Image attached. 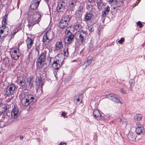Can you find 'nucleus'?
I'll return each instance as SVG.
<instances>
[{
  "instance_id": "obj_51",
  "label": "nucleus",
  "mask_w": 145,
  "mask_h": 145,
  "mask_svg": "<svg viewBox=\"0 0 145 145\" xmlns=\"http://www.w3.org/2000/svg\"><path fill=\"white\" fill-rule=\"evenodd\" d=\"M25 80L24 79L22 80H20L19 83L20 84V85H21V84H23V83H24L25 82Z\"/></svg>"
},
{
  "instance_id": "obj_32",
  "label": "nucleus",
  "mask_w": 145,
  "mask_h": 145,
  "mask_svg": "<svg viewBox=\"0 0 145 145\" xmlns=\"http://www.w3.org/2000/svg\"><path fill=\"white\" fill-rule=\"evenodd\" d=\"M142 118L141 115L140 114H137L134 117V119L137 120H140L142 119Z\"/></svg>"
},
{
  "instance_id": "obj_14",
  "label": "nucleus",
  "mask_w": 145,
  "mask_h": 145,
  "mask_svg": "<svg viewBox=\"0 0 145 145\" xmlns=\"http://www.w3.org/2000/svg\"><path fill=\"white\" fill-rule=\"evenodd\" d=\"M26 42L27 46V49L28 50L31 48L34 43V41L33 40L28 37Z\"/></svg>"
},
{
  "instance_id": "obj_60",
  "label": "nucleus",
  "mask_w": 145,
  "mask_h": 145,
  "mask_svg": "<svg viewBox=\"0 0 145 145\" xmlns=\"http://www.w3.org/2000/svg\"><path fill=\"white\" fill-rule=\"evenodd\" d=\"M54 74L55 75V77L56 78L57 76L56 75H57V72H54Z\"/></svg>"
},
{
  "instance_id": "obj_64",
  "label": "nucleus",
  "mask_w": 145,
  "mask_h": 145,
  "mask_svg": "<svg viewBox=\"0 0 145 145\" xmlns=\"http://www.w3.org/2000/svg\"><path fill=\"white\" fill-rule=\"evenodd\" d=\"M76 100H77V102H78V101H80V99L78 98Z\"/></svg>"
},
{
  "instance_id": "obj_31",
  "label": "nucleus",
  "mask_w": 145,
  "mask_h": 145,
  "mask_svg": "<svg viewBox=\"0 0 145 145\" xmlns=\"http://www.w3.org/2000/svg\"><path fill=\"white\" fill-rule=\"evenodd\" d=\"M71 16L69 15H65L61 19L65 20L66 22L69 23L70 20L71 19Z\"/></svg>"
},
{
  "instance_id": "obj_39",
  "label": "nucleus",
  "mask_w": 145,
  "mask_h": 145,
  "mask_svg": "<svg viewBox=\"0 0 145 145\" xmlns=\"http://www.w3.org/2000/svg\"><path fill=\"white\" fill-rule=\"evenodd\" d=\"M93 46L92 43H90L88 45V49L89 51L91 50L93 48Z\"/></svg>"
},
{
  "instance_id": "obj_15",
  "label": "nucleus",
  "mask_w": 145,
  "mask_h": 145,
  "mask_svg": "<svg viewBox=\"0 0 145 145\" xmlns=\"http://www.w3.org/2000/svg\"><path fill=\"white\" fill-rule=\"evenodd\" d=\"M9 110L7 108V106H5L4 107H2L0 110V114L1 115L3 114L5 115L6 114L7 116L10 115L9 112H8Z\"/></svg>"
},
{
  "instance_id": "obj_11",
  "label": "nucleus",
  "mask_w": 145,
  "mask_h": 145,
  "mask_svg": "<svg viewBox=\"0 0 145 145\" xmlns=\"http://www.w3.org/2000/svg\"><path fill=\"white\" fill-rule=\"evenodd\" d=\"M106 97L108 98L109 99L112 100L115 103H121L120 100L118 98V96L116 95H115L113 93L110 94L106 95Z\"/></svg>"
},
{
  "instance_id": "obj_47",
  "label": "nucleus",
  "mask_w": 145,
  "mask_h": 145,
  "mask_svg": "<svg viewBox=\"0 0 145 145\" xmlns=\"http://www.w3.org/2000/svg\"><path fill=\"white\" fill-rule=\"evenodd\" d=\"M137 25L139 26L140 28H141L143 26V25L142 24V23L140 21H138L137 23Z\"/></svg>"
},
{
  "instance_id": "obj_25",
  "label": "nucleus",
  "mask_w": 145,
  "mask_h": 145,
  "mask_svg": "<svg viewBox=\"0 0 145 145\" xmlns=\"http://www.w3.org/2000/svg\"><path fill=\"white\" fill-rule=\"evenodd\" d=\"M34 77L32 76H30L27 79V82L29 83V87L31 88L33 86V82Z\"/></svg>"
},
{
  "instance_id": "obj_4",
  "label": "nucleus",
  "mask_w": 145,
  "mask_h": 145,
  "mask_svg": "<svg viewBox=\"0 0 145 145\" xmlns=\"http://www.w3.org/2000/svg\"><path fill=\"white\" fill-rule=\"evenodd\" d=\"M87 34L84 31H82L77 33L76 40L78 44L80 45H84L86 42Z\"/></svg>"
},
{
  "instance_id": "obj_19",
  "label": "nucleus",
  "mask_w": 145,
  "mask_h": 145,
  "mask_svg": "<svg viewBox=\"0 0 145 145\" xmlns=\"http://www.w3.org/2000/svg\"><path fill=\"white\" fill-rule=\"evenodd\" d=\"M135 132L138 135H139L144 134L145 132V130L143 127H138L136 128Z\"/></svg>"
},
{
  "instance_id": "obj_22",
  "label": "nucleus",
  "mask_w": 145,
  "mask_h": 145,
  "mask_svg": "<svg viewBox=\"0 0 145 145\" xmlns=\"http://www.w3.org/2000/svg\"><path fill=\"white\" fill-rule=\"evenodd\" d=\"M8 14L6 12L4 16L3 17L1 21L2 26H6L7 25V19Z\"/></svg>"
},
{
  "instance_id": "obj_9",
  "label": "nucleus",
  "mask_w": 145,
  "mask_h": 145,
  "mask_svg": "<svg viewBox=\"0 0 145 145\" xmlns=\"http://www.w3.org/2000/svg\"><path fill=\"white\" fill-rule=\"evenodd\" d=\"M41 0H32L30 4L29 8L31 11L38 8V7L40 3Z\"/></svg>"
},
{
  "instance_id": "obj_17",
  "label": "nucleus",
  "mask_w": 145,
  "mask_h": 145,
  "mask_svg": "<svg viewBox=\"0 0 145 145\" xmlns=\"http://www.w3.org/2000/svg\"><path fill=\"white\" fill-rule=\"evenodd\" d=\"M36 85L37 86L40 87L42 88L43 86V83L42 82V77L40 76L37 77L36 79Z\"/></svg>"
},
{
  "instance_id": "obj_8",
  "label": "nucleus",
  "mask_w": 145,
  "mask_h": 145,
  "mask_svg": "<svg viewBox=\"0 0 145 145\" xmlns=\"http://www.w3.org/2000/svg\"><path fill=\"white\" fill-rule=\"evenodd\" d=\"M16 89V86L13 83L7 87L5 91V94L7 96L13 95L15 93V90Z\"/></svg>"
},
{
  "instance_id": "obj_48",
  "label": "nucleus",
  "mask_w": 145,
  "mask_h": 145,
  "mask_svg": "<svg viewBox=\"0 0 145 145\" xmlns=\"http://www.w3.org/2000/svg\"><path fill=\"white\" fill-rule=\"evenodd\" d=\"M52 58V57H48V59H47V61H48L49 63V64H51L52 63L51 62V59Z\"/></svg>"
},
{
  "instance_id": "obj_3",
  "label": "nucleus",
  "mask_w": 145,
  "mask_h": 145,
  "mask_svg": "<svg viewBox=\"0 0 145 145\" xmlns=\"http://www.w3.org/2000/svg\"><path fill=\"white\" fill-rule=\"evenodd\" d=\"M47 51L46 50L42 51L40 53L37 55V58L36 61V66L37 69H44L46 67V64L44 62L46 61Z\"/></svg>"
},
{
  "instance_id": "obj_53",
  "label": "nucleus",
  "mask_w": 145,
  "mask_h": 145,
  "mask_svg": "<svg viewBox=\"0 0 145 145\" xmlns=\"http://www.w3.org/2000/svg\"><path fill=\"white\" fill-rule=\"evenodd\" d=\"M13 52V54L18 53L17 52V50L16 49H14L12 50L11 53Z\"/></svg>"
},
{
  "instance_id": "obj_43",
  "label": "nucleus",
  "mask_w": 145,
  "mask_h": 145,
  "mask_svg": "<svg viewBox=\"0 0 145 145\" xmlns=\"http://www.w3.org/2000/svg\"><path fill=\"white\" fill-rule=\"evenodd\" d=\"M88 10L90 11H93L95 10V8L92 5H89L88 6Z\"/></svg>"
},
{
  "instance_id": "obj_40",
  "label": "nucleus",
  "mask_w": 145,
  "mask_h": 145,
  "mask_svg": "<svg viewBox=\"0 0 145 145\" xmlns=\"http://www.w3.org/2000/svg\"><path fill=\"white\" fill-rule=\"evenodd\" d=\"M91 59L89 60L88 59L85 63H84V64L88 67L91 64Z\"/></svg>"
},
{
  "instance_id": "obj_33",
  "label": "nucleus",
  "mask_w": 145,
  "mask_h": 145,
  "mask_svg": "<svg viewBox=\"0 0 145 145\" xmlns=\"http://www.w3.org/2000/svg\"><path fill=\"white\" fill-rule=\"evenodd\" d=\"M102 0H97V4L98 8H101L102 7Z\"/></svg>"
},
{
  "instance_id": "obj_13",
  "label": "nucleus",
  "mask_w": 145,
  "mask_h": 145,
  "mask_svg": "<svg viewBox=\"0 0 145 145\" xmlns=\"http://www.w3.org/2000/svg\"><path fill=\"white\" fill-rule=\"evenodd\" d=\"M78 2V0H70L69 3V10L72 11Z\"/></svg>"
},
{
  "instance_id": "obj_30",
  "label": "nucleus",
  "mask_w": 145,
  "mask_h": 145,
  "mask_svg": "<svg viewBox=\"0 0 145 145\" xmlns=\"http://www.w3.org/2000/svg\"><path fill=\"white\" fill-rule=\"evenodd\" d=\"M68 46H65V47L63 49V55L64 56L68 57L69 56Z\"/></svg>"
},
{
  "instance_id": "obj_27",
  "label": "nucleus",
  "mask_w": 145,
  "mask_h": 145,
  "mask_svg": "<svg viewBox=\"0 0 145 145\" xmlns=\"http://www.w3.org/2000/svg\"><path fill=\"white\" fill-rule=\"evenodd\" d=\"M51 41L52 40H50L49 39L47 36H46L44 34L42 41L44 45H46L48 44V43Z\"/></svg>"
},
{
  "instance_id": "obj_52",
  "label": "nucleus",
  "mask_w": 145,
  "mask_h": 145,
  "mask_svg": "<svg viewBox=\"0 0 145 145\" xmlns=\"http://www.w3.org/2000/svg\"><path fill=\"white\" fill-rule=\"evenodd\" d=\"M61 115V116L63 117L64 118H67V116H66L65 113L64 112H62Z\"/></svg>"
},
{
  "instance_id": "obj_2",
  "label": "nucleus",
  "mask_w": 145,
  "mask_h": 145,
  "mask_svg": "<svg viewBox=\"0 0 145 145\" xmlns=\"http://www.w3.org/2000/svg\"><path fill=\"white\" fill-rule=\"evenodd\" d=\"M28 14V24L27 26L29 28L33 27L35 24H38L41 19L40 14L37 11H31L29 9Z\"/></svg>"
},
{
  "instance_id": "obj_34",
  "label": "nucleus",
  "mask_w": 145,
  "mask_h": 145,
  "mask_svg": "<svg viewBox=\"0 0 145 145\" xmlns=\"http://www.w3.org/2000/svg\"><path fill=\"white\" fill-rule=\"evenodd\" d=\"M118 2V5H117L116 6L117 7H120L123 6V0H118L117 1V2Z\"/></svg>"
},
{
  "instance_id": "obj_38",
  "label": "nucleus",
  "mask_w": 145,
  "mask_h": 145,
  "mask_svg": "<svg viewBox=\"0 0 145 145\" xmlns=\"http://www.w3.org/2000/svg\"><path fill=\"white\" fill-rule=\"evenodd\" d=\"M35 51H37V54H39L40 53L39 52L40 48L39 45L35 46Z\"/></svg>"
},
{
  "instance_id": "obj_42",
  "label": "nucleus",
  "mask_w": 145,
  "mask_h": 145,
  "mask_svg": "<svg viewBox=\"0 0 145 145\" xmlns=\"http://www.w3.org/2000/svg\"><path fill=\"white\" fill-rule=\"evenodd\" d=\"M88 29L89 31L91 32H92L94 30V29L93 25H91L88 27Z\"/></svg>"
},
{
  "instance_id": "obj_28",
  "label": "nucleus",
  "mask_w": 145,
  "mask_h": 145,
  "mask_svg": "<svg viewBox=\"0 0 145 145\" xmlns=\"http://www.w3.org/2000/svg\"><path fill=\"white\" fill-rule=\"evenodd\" d=\"M127 137L131 141L134 140L136 138L135 134L132 132H129L128 133Z\"/></svg>"
},
{
  "instance_id": "obj_56",
  "label": "nucleus",
  "mask_w": 145,
  "mask_h": 145,
  "mask_svg": "<svg viewBox=\"0 0 145 145\" xmlns=\"http://www.w3.org/2000/svg\"><path fill=\"white\" fill-rule=\"evenodd\" d=\"M82 68L83 69H85L87 66L84 63L82 65Z\"/></svg>"
},
{
  "instance_id": "obj_54",
  "label": "nucleus",
  "mask_w": 145,
  "mask_h": 145,
  "mask_svg": "<svg viewBox=\"0 0 145 145\" xmlns=\"http://www.w3.org/2000/svg\"><path fill=\"white\" fill-rule=\"evenodd\" d=\"M16 32H13V33H12L10 35H11V38H12L13 37H14V35H15V34H16Z\"/></svg>"
},
{
  "instance_id": "obj_10",
  "label": "nucleus",
  "mask_w": 145,
  "mask_h": 145,
  "mask_svg": "<svg viewBox=\"0 0 145 145\" xmlns=\"http://www.w3.org/2000/svg\"><path fill=\"white\" fill-rule=\"evenodd\" d=\"M20 114L19 109L17 106L14 107L10 112L11 117L12 118L16 119L18 118Z\"/></svg>"
},
{
  "instance_id": "obj_29",
  "label": "nucleus",
  "mask_w": 145,
  "mask_h": 145,
  "mask_svg": "<svg viewBox=\"0 0 145 145\" xmlns=\"http://www.w3.org/2000/svg\"><path fill=\"white\" fill-rule=\"evenodd\" d=\"M10 54L11 57L16 60H18L20 57V55L18 53L13 54V52H12L10 53Z\"/></svg>"
},
{
  "instance_id": "obj_5",
  "label": "nucleus",
  "mask_w": 145,
  "mask_h": 145,
  "mask_svg": "<svg viewBox=\"0 0 145 145\" xmlns=\"http://www.w3.org/2000/svg\"><path fill=\"white\" fill-rule=\"evenodd\" d=\"M67 0H60L58 3L56 10L58 12H63L67 10Z\"/></svg>"
},
{
  "instance_id": "obj_59",
  "label": "nucleus",
  "mask_w": 145,
  "mask_h": 145,
  "mask_svg": "<svg viewBox=\"0 0 145 145\" xmlns=\"http://www.w3.org/2000/svg\"><path fill=\"white\" fill-rule=\"evenodd\" d=\"M59 145H67V144L65 142H61L59 143Z\"/></svg>"
},
{
  "instance_id": "obj_44",
  "label": "nucleus",
  "mask_w": 145,
  "mask_h": 145,
  "mask_svg": "<svg viewBox=\"0 0 145 145\" xmlns=\"http://www.w3.org/2000/svg\"><path fill=\"white\" fill-rule=\"evenodd\" d=\"M83 6H80L78 8V10L77 11L83 13Z\"/></svg>"
},
{
  "instance_id": "obj_58",
  "label": "nucleus",
  "mask_w": 145,
  "mask_h": 145,
  "mask_svg": "<svg viewBox=\"0 0 145 145\" xmlns=\"http://www.w3.org/2000/svg\"><path fill=\"white\" fill-rule=\"evenodd\" d=\"M71 26H69L67 27L66 31L70 30L71 29Z\"/></svg>"
},
{
  "instance_id": "obj_16",
  "label": "nucleus",
  "mask_w": 145,
  "mask_h": 145,
  "mask_svg": "<svg viewBox=\"0 0 145 145\" xmlns=\"http://www.w3.org/2000/svg\"><path fill=\"white\" fill-rule=\"evenodd\" d=\"M66 38H67V43L69 44H71L72 42H73L74 40V35L73 33H71L70 34L66 35Z\"/></svg>"
},
{
  "instance_id": "obj_7",
  "label": "nucleus",
  "mask_w": 145,
  "mask_h": 145,
  "mask_svg": "<svg viewBox=\"0 0 145 145\" xmlns=\"http://www.w3.org/2000/svg\"><path fill=\"white\" fill-rule=\"evenodd\" d=\"M9 29L6 26H1L0 27V39L3 40L5 37L8 33Z\"/></svg>"
},
{
  "instance_id": "obj_20",
  "label": "nucleus",
  "mask_w": 145,
  "mask_h": 145,
  "mask_svg": "<svg viewBox=\"0 0 145 145\" xmlns=\"http://www.w3.org/2000/svg\"><path fill=\"white\" fill-rule=\"evenodd\" d=\"M44 34L46 36H47L51 40H52L54 38V35L53 32L50 30L46 31Z\"/></svg>"
},
{
  "instance_id": "obj_23",
  "label": "nucleus",
  "mask_w": 145,
  "mask_h": 145,
  "mask_svg": "<svg viewBox=\"0 0 145 145\" xmlns=\"http://www.w3.org/2000/svg\"><path fill=\"white\" fill-rule=\"evenodd\" d=\"M68 23L65 20L61 19L59 22V27L63 29L67 26Z\"/></svg>"
},
{
  "instance_id": "obj_55",
  "label": "nucleus",
  "mask_w": 145,
  "mask_h": 145,
  "mask_svg": "<svg viewBox=\"0 0 145 145\" xmlns=\"http://www.w3.org/2000/svg\"><path fill=\"white\" fill-rule=\"evenodd\" d=\"M96 0H88V2L89 3H94L95 1Z\"/></svg>"
},
{
  "instance_id": "obj_62",
  "label": "nucleus",
  "mask_w": 145,
  "mask_h": 145,
  "mask_svg": "<svg viewBox=\"0 0 145 145\" xmlns=\"http://www.w3.org/2000/svg\"><path fill=\"white\" fill-rule=\"evenodd\" d=\"M2 4V2L1 1V0H0V7H1V6Z\"/></svg>"
},
{
  "instance_id": "obj_24",
  "label": "nucleus",
  "mask_w": 145,
  "mask_h": 145,
  "mask_svg": "<svg viewBox=\"0 0 145 145\" xmlns=\"http://www.w3.org/2000/svg\"><path fill=\"white\" fill-rule=\"evenodd\" d=\"M110 10V7L108 6L104 8V10L102 12V16L103 17H105L108 14Z\"/></svg>"
},
{
  "instance_id": "obj_18",
  "label": "nucleus",
  "mask_w": 145,
  "mask_h": 145,
  "mask_svg": "<svg viewBox=\"0 0 145 145\" xmlns=\"http://www.w3.org/2000/svg\"><path fill=\"white\" fill-rule=\"evenodd\" d=\"M74 29L79 32H80L82 31H83L82 29V27L81 25L78 22L75 23L74 25Z\"/></svg>"
},
{
  "instance_id": "obj_61",
  "label": "nucleus",
  "mask_w": 145,
  "mask_h": 145,
  "mask_svg": "<svg viewBox=\"0 0 145 145\" xmlns=\"http://www.w3.org/2000/svg\"><path fill=\"white\" fill-rule=\"evenodd\" d=\"M24 138V137L23 136H22V135H20V140H22Z\"/></svg>"
},
{
  "instance_id": "obj_45",
  "label": "nucleus",
  "mask_w": 145,
  "mask_h": 145,
  "mask_svg": "<svg viewBox=\"0 0 145 145\" xmlns=\"http://www.w3.org/2000/svg\"><path fill=\"white\" fill-rule=\"evenodd\" d=\"M82 14L83 13L82 12H80L77 11L76 13V15L79 18L82 16Z\"/></svg>"
},
{
  "instance_id": "obj_35",
  "label": "nucleus",
  "mask_w": 145,
  "mask_h": 145,
  "mask_svg": "<svg viewBox=\"0 0 145 145\" xmlns=\"http://www.w3.org/2000/svg\"><path fill=\"white\" fill-rule=\"evenodd\" d=\"M20 85H21V86L19 89H21V88L24 90H26L27 89V84L25 82L24 83H23V84H21Z\"/></svg>"
},
{
  "instance_id": "obj_21",
  "label": "nucleus",
  "mask_w": 145,
  "mask_h": 145,
  "mask_svg": "<svg viewBox=\"0 0 145 145\" xmlns=\"http://www.w3.org/2000/svg\"><path fill=\"white\" fill-rule=\"evenodd\" d=\"M93 16V14L90 12H87L84 15V20L88 22L91 20Z\"/></svg>"
},
{
  "instance_id": "obj_26",
  "label": "nucleus",
  "mask_w": 145,
  "mask_h": 145,
  "mask_svg": "<svg viewBox=\"0 0 145 145\" xmlns=\"http://www.w3.org/2000/svg\"><path fill=\"white\" fill-rule=\"evenodd\" d=\"M63 46V44L61 40L58 41L56 42L55 44L56 50H58L62 48Z\"/></svg>"
},
{
  "instance_id": "obj_12",
  "label": "nucleus",
  "mask_w": 145,
  "mask_h": 145,
  "mask_svg": "<svg viewBox=\"0 0 145 145\" xmlns=\"http://www.w3.org/2000/svg\"><path fill=\"white\" fill-rule=\"evenodd\" d=\"M93 115L94 117L97 120H103L104 119L103 116L101 115L99 110L97 109L93 110Z\"/></svg>"
},
{
  "instance_id": "obj_46",
  "label": "nucleus",
  "mask_w": 145,
  "mask_h": 145,
  "mask_svg": "<svg viewBox=\"0 0 145 145\" xmlns=\"http://www.w3.org/2000/svg\"><path fill=\"white\" fill-rule=\"evenodd\" d=\"M125 41V39L124 38L122 37L121 38L120 40L118 41V42L120 44H122L123 42Z\"/></svg>"
},
{
  "instance_id": "obj_41",
  "label": "nucleus",
  "mask_w": 145,
  "mask_h": 145,
  "mask_svg": "<svg viewBox=\"0 0 145 145\" xmlns=\"http://www.w3.org/2000/svg\"><path fill=\"white\" fill-rule=\"evenodd\" d=\"M107 1L110 4H111L114 2V4L116 5L117 4V0H107Z\"/></svg>"
},
{
  "instance_id": "obj_37",
  "label": "nucleus",
  "mask_w": 145,
  "mask_h": 145,
  "mask_svg": "<svg viewBox=\"0 0 145 145\" xmlns=\"http://www.w3.org/2000/svg\"><path fill=\"white\" fill-rule=\"evenodd\" d=\"M120 122L124 125L125 126L127 125V120H126L124 119H120Z\"/></svg>"
},
{
  "instance_id": "obj_63",
  "label": "nucleus",
  "mask_w": 145,
  "mask_h": 145,
  "mask_svg": "<svg viewBox=\"0 0 145 145\" xmlns=\"http://www.w3.org/2000/svg\"><path fill=\"white\" fill-rule=\"evenodd\" d=\"M116 7L118 8L117 7H116V6H115V7H113V9L114 10H115V9L116 8Z\"/></svg>"
},
{
  "instance_id": "obj_49",
  "label": "nucleus",
  "mask_w": 145,
  "mask_h": 145,
  "mask_svg": "<svg viewBox=\"0 0 145 145\" xmlns=\"http://www.w3.org/2000/svg\"><path fill=\"white\" fill-rule=\"evenodd\" d=\"M71 33H72L70 31V30H68V31H65V34L66 35L70 34Z\"/></svg>"
},
{
  "instance_id": "obj_50",
  "label": "nucleus",
  "mask_w": 145,
  "mask_h": 145,
  "mask_svg": "<svg viewBox=\"0 0 145 145\" xmlns=\"http://www.w3.org/2000/svg\"><path fill=\"white\" fill-rule=\"evenodd\" d=\"M120 92L121 93H123L124 94L126 93V91L125 90H124L123 88H121L120 89Z\"/></svg>"
},
{
  "instance_id": "obj_1",
  "label": "nucleus",
  "mask_w": 145,
  "mask_h": 145,
  "mask_svg": "<svg viewBox=\"0 0 145 145\" xmlns=\"http://www.w3.org/2000/svg\"><path fill=\"white\" fill-rule=\"evenodd\" d=\"M19 97L23 106H27L30 103L36 102L37 99L33 95L27 92L22 91L19 95Z\"/></svg>"
},
{
  "instance_id": "obj_6",
  "label": "nucleus",
  "mask_w": 145,
  "mask_h": 145,
  "mask_svg": "<svg viewBox=\"0 0 145 145\" xmlns=\"http://www.w3.org/2000/svg\"><path fill=\"white\" fill-rule=\"evenodd\" d=\"M63 59L57 56L56 57L52 63V67L55 70H58L62 65Z\"/></svg>"
},
{
  "instance_id": "obj_36",
  "label": "nucleus",
  "mask_w": 145,
  "mask_h": 145,
  "mask_svg": "<svg viewBox=\"0 0 145 145\" xmlns=\"http://www.w3.org/2000/svg\"><path fill=\"white\" fill-rule=\"evenodd\" d=\"M129 82L130 84V88L131 89V88L135 85V80L133 79H131L130 80Z\"/></svg>"
},
{
  "instance_id": "obj_57",
  "label": "nucleus",
  "mask_w": 145,
  "mask_h": 145,
  "mask_svg": "<svg viewBox=\"0 0 145 145\" xmlns=\"http://www.w3.org/2000/svg\"><path fill=\"white\" fill-rule=\"evenodd\" d=\"M22 44V42H20L18 44V48L17 49L18 50L19 52V47L20 46V45H21Z\"/></svg>"
}]
</instances>
